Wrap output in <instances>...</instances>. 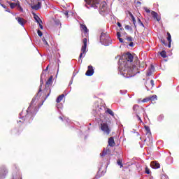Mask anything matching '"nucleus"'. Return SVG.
<instances>
[{
  "label": "nucleus",
  "mask_w": 179,
  "mask_h": 179,
  "mask_svg": "<svg viewBox=\"0 0 179 179\" xmlns=\"http://www.w3.org/2000/svg\"><path fill=\"white\" fill-rule=\"evenodd\" d=\"M127 41L132 42L134 41V38H132V36H127Z\"/></svg>",
  "instance_id": "473e14b6"
},
{
  "label": "nucleus",
  "mask_w": 179,
  "mask_h": 179,
  "mask_svg": "<svg viewBox=\"0 0 179 179\" xmlns=\"http://www.w3.org/2000/svg\"><path fill=\"white\" fill-rule=\"evenodd\" d=\"M150 99V101H155V100H157V96L152 95V96H148Z\"/></svg>",
  "instance_id": "bb28decb"
},
{
  "label": "nucleus",
  "mask_w": 179,
  "mask_h": 179,
  "mask_svg": "<svg viewBox=\"0 0 179 179\" xmlns=\"http://www.w3.org/2000/svg\"><path fill=\"white\" fill-rule=\"evenodd\" d=\"M100 129L106 135H110V134L111 133V127H110V126H108V124H107L106 122L101 123Z\"/></svg>",
  "instance_id": "39448f33"
},
{
  "label": "nucleus",
  "mask_w": 179,
  "mask_h": 179,
  "mask_svg": "<svg viewBox=\"0 0 179 179\" xmlns=\"http://www.w3.org/2000/svg\"><path fill=\"white\" fill-rule=\"evenodd\" d=\"M17 8H19L21 12H23V8H22V6H20V2L19 1V5L17 6Z\"/></svg>",
  "instance_id": "4c0bfd02"
},
{
  "label": "nucleus",
  "mask_w": 179,
  "mask_h": 179,
  "mask_svg": "<svg viewBox=\"0 0 179 179\" xmlns=\"http://www.w3.org/2000/svg\"><path fill=\"white\" fill-rule=\"evenodd\" d=\"M161 43H162V44H164V45L167 46V43H166V40H164V39H161Z\"/></svg>",
  "instance_id": "ea45409f"
},
{
  "label": "nucleus",
  "mask_w": 179,
  "mask_h": 179,
  "mask_svg": "<svg viewBox=\"0 0 179 179\" xmlns=\"http://www.w3.org/2000/svg\"><path fill=\"white\" fill-rule=\"evenodd\" d=\"M100 42L106 46L111 44V38L110 37V35H108L107 32H102L100 36Z\"/></svg>",
  "instance_id": "7ed1b4c3"
},
{
  "label": "nucleus",
  "mask_w": 179,
  "mask_h": 179,
  "mask_svg": "<svg viewBox=\"0 0 179 179\" xmlns=\"http://www.w3.org/2000/svg\"><path fill=\"white\" fill-rule=\"evenodd\" d=\"M117 164H118V166H120V169H122V167L124 166L122 165V159H117Z\"/></svg>",
  "instance_id": "cd10ccee"
},
{
  "label": "nucleus",
  "mask_w": 179,
  "mask_h": 179,
  "mask_svg": "<svg viewBox=\"0 0 179 179\" xmlns=\"http://www.w3.org/2000/svg\"><path fill=\"white\" fill-rule=\"evenodd\" d=\"M150 84L152 86H155V81L153 80H150Z\"/></svg>",
  "instance_id": "c03bdc74"
},
{
  "label": "nucleus",
  "mask_w": 179,
  "mask_h": 179,
  "mask_svg": "<svg viewBox=\"0 0 179 179\" xmlns=\"http://www.w3.org/2000/svg\"><path fill=\"white\" fill-rule=\"evenodd\" d=\"M144 128H145V129L147 134H150V127H149V126H146V125H145V126L144 127Z\"/></svg>",
  "instance_id": "c85d7f7f"
},
{
  "label": "nucleus",
  "mask_w": 179,
  "mask_h": 179,
  "mask_svg": "<svg viewBox=\"0 0 179 179\" xmlns=\"http://www.w3.org/2000/svg\"><path fill=\"white\" fill-rule=\"evenodd\" d=\"M38 36H39V37H41L43 36V32H41V31L38 30Z\"/></svg>",
  "instance_id": "a19ab883"
},
{
  "label": "nucleus",
  "mask_w": 179,
  "mask_h": 179,
  "mask_svg": "<svg viewBox=\"0 0 179 179\" xmlns=\"http://www.w3.org/2000/svg\"><path fill=\"white\" fill-rule=\"evenodd\" d=\"M133 111L134 114L138 116L143 113V108L142 106H139L138 104H136L133 106Z\"/></svg>",
  "instance_id": "0eeeda50"
},
{
  "label": "nucleus",
  "mask_w": 179,
  "mask_h": 179,
  "mask_svg": "<svg viewBox=\"0 0 179 179\" xmlns=\"http://www.w3.org/2000/svg\"><path fill=\"white\" fill-rule=\"evenodd\" d=\"M64 13L65 16H66V17H68L69 12L68 11H65Z\"/></svg>",
  "instance_id": "49530a36"
},
{
  "label": "nucleus",
  "mask_w": 179,
  "mask_h": 179,
  "mask_svg": "<svg viewBox=\"0 0 179 179\" xmlns=\"http://www.w3.org/2000/svg\"><path fill=\"white\" fill-rule=\"evenodd\" d=\"M159 55H161V57H162V58H167V53L165 50H162V52H160Z\"/></svg>",
  "instance_id": "b1692460"
},
{
  "label": "nucleus",
  "mask_w": 179,
  "mask_h": 179,
  "mask_svg": "<svg viewBox=\"0 0 179 179\" xmlns=\"http://www.w3.org/2000/svg\"><path fill=\"white\" fill-rule=\"evenodd\" d=\"M144 10H145L147 13H150V10L148 7H145V8H144Z\"/></svg>",
  "instance_id": "c9c22d12"
},
{
  "label": "nucleus",
  "mask_w": 179,
  "mask_h": 179,
  "mask_svg": "<svg viewBox=\"0 0 179 179\" xmlns=\"http://www.w3.org/2000/svg\"><path fill=\"white\" fill-rule=\"evenodd\" d=\"M87 68L88 69L85 73L86 76H93L94 73V69H93V66L90 65Z\"/></svg>",
  "instance_id": "6e6552de"
},
{
  "label": "nucleus",
  "mask_w": 179,
  "mask_h": 179,
  "mask_svg": "<svg viewBox=\"0 0 179 179\" xmlns=\"http://www.w3.org/2000/svg\"><path fill=\"white\" fill-rule=\"evenodd\" d=\"M6 12L10 13V10L9 8H8V7H7V8H6Z\"/></svg>",
  "instance_id": "603ef678"
},
{
  "label": "nucleus",
  "mask_w": 179,
  "mask_h": 179,
  "mask_svg": "<svg viewBox=\"0 0 179 179\" xmlns=\"http://www.w3.org/2000/svg\"><path fill=\"white\" fill-rule=\"evenodd\" d=\"M129 15L133 22L135 29H136V20H135V17L134 16V15H132V13L131 12L129 13Z\"/></svg>",
  "instance_id": "dca6fc26"
},
{
  "label": "nucleus",
  "mask_w": 179,
  "mask_h": 179,
  "mask_svg": "<svg viewBox=\"0 0 179 179\" xmlns=\"http://www.w3.org/2000/svg\"><path fill=\"white\" fill-rule=\"evenodd\" d=\"M43 1H45V0H43Z\"/></svg>",
  "instance_id": "4d7b16f0"
},
{
  "label": "nucleus",
  "mask_w": 179,
  "mask_h": 179,
  "mask_svg": "<svg viewBox=\"0 0 179 179\" xmlns=\"http://www.w3.org/2000/svg\"><path fill=\"white\" fill-rule=\"evenodd\" d=\"M36 101V98H34L32 100H31V104H33V103H34Z\"/></svg>",
  "instance_id": "8fccbe9b"
},
{
  "label": "nucleus",
  "mask_w": 179,
  "mask_h": 179,
  "mask_svg": "<svg viewBox=\"0 0 179 179\" xmlns=\"http://www.w3.org/2000/svg\"><path fill=\"white\" fill-rule=\"evenodd\" d=\"M1 6L2 8H3L4 9H6V8H7L6 6H5V5H3V4H1Z\"/></svg>",
  "instance_id": "09e8293b"
},
{
  "label": "nucleus",
  "mask_w": 179,
  "mask_h": 179,
  "mask_svg": "<svg viewBox=\"0 0 179 179\" xmlns=\"http://www.w3.org/2000/svg\"><path fill=\"white\" fill-rule=\"evenodd\" d=\"M124 29H125L126 30H132V28H131V27H129V25H126V26L124 27Z\"/></svg>",
  "instance_id": "58836bf2"
},
{
  "label": "nucleus",
  "mask_w": 179,
  "mask_h": 179,
  "mask_svg": "<svg viewBox=\"0 0 179 179\" xmlns=\"http://www.w3.org/2000/svg\"><path fill=\"white\" fill-rule=\"evenodd\" d=\"M138 23L140 26H142V27H145V25L143 24V23L142 22V21L141 20V19L138 18Z\"/></svg>",
  "instance_id": "c756f323"
},
{
  "label": "nucleus",
  "mask_w": 179,
  "mask_h": 179,
  "mask_svg": "<svg viewBox=\"0 0 179 179\" xmlns=\"http://www.w3.org/2000/svg\"><path fill=\"white\" fill-rule=\"evenodd\" d=\"M117 26H118V27H122V25H121V23H120V22H117Z\"/></svg>",
  "instance_id": "3c124183"
},
{
  "label": "nucleus",
  "mask_w": 179,
  "mask_h": 179,
  "mask_svg": "<svg viewBox=\"0 0 179 179\" xmlns=\"http://www.w3.org/2000/svg\"><path fill=\"white\" fill-rule=\"evenodd\" d=\"M41 8V2L38 1L36 5L31 6V8L34 9V10H38Z\"/></svg>",
  "instance_id": "f3484780"
},
{
  "label": "nucleus",
  "mask_w": 179,
  "mask_h": 179,
  "mask_svg": "<svg viewBox=\"0 0 179 179\" xmlns=\"http://www.w3.org/2000/svg\"><path fill=\"white\" fill-rule=\"evenodd\" d=\"M43 87V85H40V87H39V90H38V94H37V96H39V97H40V96H41V95H40V92H41V87Z\"/></svg>",
  "instance_id": "f704fd0d"
},
{
  "label": "nucleus",
  "mask_w": 179,
  "mask_h": 179,
  "mask_svg": "<svg viewBox=\"0 0 179 179\" xmlns=\"http://www.w3.org/2000/svg\"><path fill=\"white\" fill-rule=\"evenodd\" d=\"M34 19H35L38 24H40V23H43V21L41 20V19H40V17H38V15H34Z\"/></svg>",
  "instance_id": "4be33fe9"
},
{
  "label": "nucleus",
  "mask_w": 179,
  "mask_h": 179,
  "mask_svg": "<svg viewBox=\"0 0 179 179\" xmlns=\"http://www.w3.org/2000/svg\"><path fill=\"white\" fill-rule=\"evenodd\" d=\"M145 173L150 174V169H149L148 167L145 168Z\"/></svg>",
  "instance_id": "e433bc0d"
},
{
  "label": "nucleus",
  "mask_w": 179,
  "mask_h": 179,
  "mask_svg": "<svg viewBox=\"0 0 179 179\" xmlns=\"http://www.w3.org/2000/svg\"><path fill=\"white\" fill-rule=\"evenodd\" d=\"M150 166L152 167V169H160V164H159V162L157 161L151 162Z\"/></svg>",
  "instance_id": "f8f14e48"
},
{
  "label": "nucleus",
  "mask_w": 179,
  "mask_h": 179,
  "mask_svg": "<svg viewBox=\"0 0 179 179\" xmlns=\"http://www.w3.org/2000/svg\"><path fill=\"white\" fill-rule=\"evenodd\" d=\"M138 121H140V122H142V119L141 118V117L139 116V115H138V116H136Z\"/></svg>",
  "instance_id": "a18cd8bd"
},
{
  "label": "nucleus",
  "mask_w": 179,
  "mask_h": 179,
  "mask_svg": "<svg viewBox=\"0 0 179 179\" xmlns=\"http://www.w3.org/2000/svg\"><path fill=\"white\" fill-rule=\"evenodd\" d=\"M46 69H48V66H47Z\"/></svg>",
  "instance_id": "6e6d98bb"
},
{
  "label": "nucleus",
  "mask_w": 179,
  "mask_h": 179,
  "mask_svg": "<svg viewBox=\"0 0 179 179\" xmlns=\"http://www.w3.org/2000/svg\"><path fill=\"white\" fill-rule=\"evenodd\" d=\"M124 58L127 62H132L134 61V56L130 52H127L124 55Z\"/></svg>",
  "instance_id": "1a4fd4ad"
},
{
  "label": "nucleus",
  "mask_w": 179,
  "mask_h": 179,
  "mask_svg": "<svg viewBox=\"0 0 179 179\" xmlns=\"http://www.w3.org/2000/svg\"><path fill=\"white\" fill-rule=\"evenodd\" d=\"M83 45L82 46V48H81V53L80 54V56H79V59H82L83 57V54H86V48L87 47V38H85L83 39Z\"/></svg>",
  "instance_id": "423d86ee"
},
{
  "label": "nucleus",
  "mask_w": 179,
  "mask_h": 179,
  "mask_svg": "<svg viewBox=\"0 0 179 179\" xmlns=\"http://www.w3.org/2000/svg\"><path fill=\"white\" fill-rule=\"evenodd\" d=\"M64 97H65V94H62L61 95H59L57 99H56V102L57 103H61V101H62V100H64Z\"/></svg>",
  "instance_id": "412c9836"
},
{
  "label": "nucleus",
  "mask_w": 179,
  "mask_h": 179,
  "mask_svg": "<svg viewBox=\"0 0 179 179\" xmlns=\"http://www.w3.org/2000/svg\"><path fill=\"white\" fill-rule=\"evenodd\" d=\"M0 174L1 176H6V174H8V170H6V168H5V166H2L0 168Z\"/></svg>",
  "instance_id": "2eb2a0df"
},
{
  "label": "nucleus",
  "mask_w": 179,
  "mask_h": 179,
  "mask_svg": "<svg viewBox=\"0 0 179 179\" xmlns=\"http://www.w3.org/2000/svg\"><path fill=\"white\" fill-rule=\"evenodd\" d=\"M52 76H50V78L48 79L45 85V90H43V93L45 94V99L51 94V88H49L50 86L52 85Z\"/></svg>",
  "instance_id": "20e7f679"
},
{
  "label": "nucleus",
  "mask_w": 179,
  "mask_h": 179,
  "mask_svg": "<svg viewBox=\"0 0 179 179\" xmlns=\"http://www.w3.org/2000/svg\"><path fill=\"white\" fill-rule=\"evenodd\" d=\"M11 1H13L15 3H17V1H19V0H11Z\"/></svg>",
  "instance_id": "864d4df0"
},
{
  "label": "nucleus",
  "mask_w": 179,
  "mask_h": 179,
  "mask_svg": "<svg viewBox=\"0 0 179 179\" xmlns=\"http://www.w3.org/2000/svg\"><path fill=\"white\" fill-rule=\"evenodd\" d=\"M39 24L40 29H41V30H43V23H40V24Z\"/></svg>",
  "instance_id": "37998d69"
},
{
  "label": "nucleus",
  "mask_w": 179,
  "mask_h": 179,
  "mask_svg": "<svg viewBox=\"0 0 179 179\" xmlns=\"http://www.w3.org/2000/svg\"><path fill=\"white\" fill-rule=\"evenodd\" d=\"M42 41H43V44H45V45H48V43L45 40V38H43Z\"/></svg>",
  "instance_id": "2f4dec72"
},
{
  "label": "nucleus",
  "mask_w": 179,
  "mask_h": 179,
  "mask_svg": "<svg viewBox=\"0 0 179 179\" xmlns=\"http://www.w3.org/2000/svg\"><path fill=\"white\" fill-rule=\"evenodd\" d=\"M151 15L155 20H157V22H160V17H159V14H157V13L152 11Z\"/></svg>",
  "instance_id": "4468645a"
},
{
  "label": "nucleus",
  "mask_w": 179,
  "mask_h": 179,
  "mask_svg": "<svg viewBox=\"0 0 179 179\" xmlns=\"http://www.w3.org/2000/svg\"><path fill=\"white\" fill-rule=\"evenodd\" d=\"M167 40L169 41V45H168V47L169 48H170L171 47V35L170 34L169 32H167Z\"/></svg>",
  "instance_id": "aec40b11"
},
{
  "label": "nucleus",
  "mask_w": 179,
  "mask_h": 179,
  "mask_svg": "<svg viewBox=\"0 0 179 179\" xmlns=\"http://www.w3.org/2000/svg\"><path fill=\"white\" fill-rule=\"evenodd\" d=\"M117 37L120 43H124V39H122V38H121V34L120 32L117 33Z\"/></svg>",
  "instance_id": "a878e982"
},
{
  "label": "nucleus",
  "mask_w": 179,
  "mask_h": 179,
  "mask_svg": "<svg viewBox=\"0 0 179 179\" xmlns=\"http://www.w3.org/2000/svg\"><path fill=\"white\" fill-rule=\"evenodd\" d=\"M135 69H136V66H127L123 73L124 78H132V76H135Z\"/></svg>",
  "instance_id": "f03ea898"
},
{
  "label": "nucleus",
  "mask_w": 179,
  "mask_h": 179,
  "mask_svg": "<svg viewBox=\"0 0 179 179\" xmlns=\"http://www.w3.org/2000/svg\"><path fill=\"white\" fill-rule=\"evenodd\" d=\"M136 6H141V1H135L134 2Z\"/></svg>",
  "instance_id": "72a5a7b5"
},
{
  "label": "nucleus",
  "mask_w": 179,
  "mask_h": 179,
  "mask_svg": "<svg viewBox=\"0 0 179 179\" xmlns=\"http://www.w3.org/2000/svg\"><path fill=\"white\" fill-rule=\"evenodd\" d=\"M28 110H30V108H28L27 111H28Z\"/></svg>",
  "instance_id": "5fc2aeb1"
},
{
  "label": "nucleus",
  "mask_w": 179,
  "mask_h": 179,
  "mask_svg": "<svg viewBox=\"0 0 179 179\" xmlns=\"http://www.w3.org/2000/svg\"><path fill=\"white\" fill-rule=\"evenodd\" d=\"M8 3L10 5V8L11 9H15L17 5H19V1H17V3H12L10 1H8Z\"/></svg>",
  "instance_id": "a211bd4d"
},
{
  "label": "nucleus",
  "mask_w": 179,
  "mask_h": 179,
  "mask_svg": "<svg viewBox=\"0 0 179 179\" xmlns=\"http://www.w3.org/2000/svg\"><path fill=\"white\" fill-rule=\"evenodd\" d=\"M87 5V8H99L100 6L102 12H104L107 9V3L103 1L100 4V0H85Z\"/></svg>",
  "instance_id": "f257e3e1"
},
{
  "label": "nucleus",
  "mask_w": 179,
  "mask_h": 179,
  "mask_svg": "<svg viewBox=\"0 0 179 179\" xmlns=\"http://www.w3.org/2000/svg\"><path fill=\"white\" fill-rule=\"evenodd\" d=\"M80 26L81 30H83L85 33H89V29H87V27H86L85 24H80Z\"/></svg>",
  "instance_id": "6ab92c4d"
},
{
  "label": "nucleus",
  "mask_w": 179,
  "mask_h": 179,
  "mask_svg": "<svg viewBox=\"0 0 179 179\" xmlns=\"http://www.w3.org/2000/svg\"><path fill=\"white\" fill-rule=\"evenodd\" d=\"M16 20H17V22L21 26H24L25 23L27 22L26 20H24V19H23L22 17H17L16 18Z\"/></svg>",
  "instance_id": "ddd939ff"
},
{
  "label": "nucleus",
  "mask_w": 179,
  "mask_h": 179,
  "mask_svg": "<svg viewBox=\"0 0 179 179\" xmlns=\"http://www.w3.org/2000/svg\"><path fill=\"white\" fill-rule=\"evenodd\" d=\"M134 62L136 64V68H137V66H138V68H141V62L139 61V59H138V57H136V59L134 60Z\"/></svg>",
  "instance_id": "393cba45"
},
{
  "label": "nucleus",
  "mask_w": 179,
  "mask_h": 179,
  "mask_svg": "<svg viewBox=\"0 0 179 179\" xmlns=\"http://www.w3.org/2000/svg\"><path fill=\"white\" fill-rule=\"evenodd\" d=\"M108 146H110V148H114L115 146V141H114V137H110L108 138Z\"/></svg>",
  "instance_id": "9b49d317"
},
{
  "label": "nucleus",
  "mask_w": 179,
  "mask_h": 179,
  "mask_svg": "<svg viewBox=\"0 0 179 179\" xmlns=\"http://www.w3.org/2000/svg\"><path fill=\"white\" fill-rule=\"evenodd\" d=\"M106 113H107V114H109L110 115H111V117H114V112L111 109L107 108L106 110Z\"/></svg>",
  "instance_id": "5701e85b"
},
{
  "label": "nucleus",
  "mask_w": 179,
  "mask_h": 179,
  "mask_svg": "<svg viewBox=\"0 0 179 179\" xmlns=\"http://www.w3.org/2000/svg\"><path fill=\"white\" fill-rule=\"evenodd\" d=\"M55 51H59V47H58V45L55 47Z\"/></svg>",
  "instance_id": "79ce46f5"
},
{
  "label": "nucleus",
  "mask_w": 179,
  "mask_h": 179,
  "mask_svg": "<svg viewBox=\"0 0 179 179\" xmlns=\"http://www.w3.org/2000/svg\"><path fill=\"white\" fill-rule=\"evenodd\" d=\"M148 101H150V99H149V97L145 98L142 100L143 103H148Z\"/></svg>",
  "instance_id": "7c9ffc66"
},
{
  "label": "nucleus",
  "mask_w": 179,
  "mask_h": 179,
  "mask_svg": "<svg viewBox=\"0 0 179 179\" xmlns=\"http://www.w3.org/2000/svg\"><path fill=\"white\" fill-rule=\"evenodd\" d=\"M129 47H134V42H131L129 44Z\"/></svg>",
  "instance_id": "de8ad7c7"
},
{
  "label": "nucleus",
  "mask_w": 179,
  "mask_h": 179,
  "mask_svg": "<svg viewBox=\"0 0 179 179\" xmlns=\"http://www.w3.org/2000/svg\"><path fill=\"white\" fill-rule=\"evenodd\" d=\"M111 153V150H110V146H107L106 149L104 148L102 153H101V157H104L106 155H110Z\"/></svg>",
  "instance_id": "9d476101"
}]
</instances>
